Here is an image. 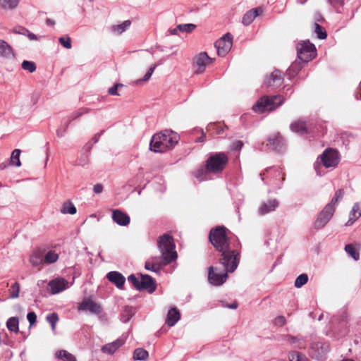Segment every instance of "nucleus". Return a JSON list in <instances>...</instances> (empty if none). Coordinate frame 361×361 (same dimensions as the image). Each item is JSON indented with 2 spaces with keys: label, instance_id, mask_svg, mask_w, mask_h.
Segmentation results:
<instances>
[{
  "label": "nucleus",
  "instance_id": "nucleus-1",
  "mask_svg": "<svg viewBox=\"0 0 361 361\" xmlns=\"http://www.w3.org/2000/svg\"><path fill=\"white\" fill-rule=\"evenodd\" d=\"M229 230L225 226H216L210 229L208 239L215 250L221 253L219 262L224 267L233 272L240 262V252L231 248L228 237Z\"/></svg>",
  "mask_w": 361,
  "mask_h": 361
},
{
  "label": "nucleus",
  "instance_id": "nucleus-2",
  "mask_svg": "<svg viewBox=\"0 0 361 361\" xmlns=\"http://www.w3.org/2000/svg\"><path fill=\"white\" fill-rule=\"evenodd\" d=\"M179 140L180 136L177 133L171 130H164L152 137L149 149L156 153H163L173 149Z\"/></svg>",
  "mask_w": 361,
  "mask_h": 361
},
{
  "label": "nucleus",
  "instance_id": "nucleus-3",
  "mask_svg": "<svg viewBox=\"0 0 361 361\" xmlns=\"http://www.w3.org/2000/svg\"><path fill=\"white\" fill-rule=\"evenodd\" d=\"M157 247L164 257V264H171L178 258L173 238L169 234L164 233L158 238Z\"/></svg>",
  "mask_w": 361,
  "mask_h": 361
},
{
  "label": "nucleus",
  "instance_id": "nucleus-4",
  "mask_svg": "<svg viewBox=\"0 0 361 361\" xmlns=\"http://www.w3.org/2000/svg\"><path fill=\"white\" fill-rule=\"evenodd\" d=\"M340 153L337 149L331 147L325 149L322 154L318 157L317 160L314 165V169L317 175L319 176H322L323 175L320 171L322 166L319 163V161H320L325 168L328 169L336 167L340 161Z\"/></svg>",
  "mask_w": 361,
  "mask_h": 361
},
{
  "label": "nucleus",
  "instance_id": "nucleus-5",
  "mask_svg": "<svg viewBox=\"0 0 361 361\" xmlns=\"http://www.w3.org/2000/svg\"><path fill=\"white\" fill-rule=\"evenodd\" d=\"M140 279L135 274H131L128 276V281L138 291L147 290L149 293H153L157 289L156 280L149 274L140 273Z\"/></svg>",
  "mask_w": 361,
  "mask_h": 361
},
{
  "label": "nucleus",
  "instance_id": "nucleus-6",
  "mask_svg": "<svg viewBox=\"0 0 361 361\" xmlns=\"http://www.w3.org/2000/svg\"><path fill=\"white\" fill-rule=\"evenodd\" d=\"M284 99L281 96H263L253 106L252 109L259 114L266 111H273L283 104Z\"/></svg>",
  "mask_w": 361,
  "mask_h": 361
},
{
  "label": "nucleus",
  "instance_id": "nucleus-7",
  "mask_svg": "<svg viewBox=\"0 0 361 361\" xmlns=\"http://www.w3.org/2000/svg\"><path fill=\"white\" fill-rule=\"evenodd\" d=\"M297 58L309 62L317 56V49L309 39L300 41L296 45Z\"/></svg>",
  "mask_w": 361,
  "mask_h": 361
},
{
  "label": "nucleus",
  "instance_id": "nucleus-8",
  "mask_svg": "<svg viewBox=\"0 0 361 361\" xmlns=\"http://www.w3.org/2000/svg\"><path fill=\"white\" fill-rule=\"evenodd\" d=\"M228 161L224 152H216L211 154L206 161L207 170L216 173L223 171Z\"/></svg>",
  "mask_w": 361,
  "mask_h": 361
},
{
  "label": "nucleus",
  "instance_id": "nucleus-9",
  "mask_svg": "<svg viewBox=\"0 0 361 361\" xmlns=\"http://www.w3.org/2000/svg\"><path fill=\"white\" fill-rule=\"evenodd\" d=\"M329 350L330 345L328 342H313L310 344L309 354L312 358L317 361H323Z\"/></svg>",
  "mask_w": 361,
  "mask_h": 361
},
{
  "label": "nucleus",
  "instance_id": "nucleus-10",
  "mask_svg": "<svg viewBox=\"0 0 361 361\" xmlns=\"http://www.w3.org/2000/svg\"><path fill=\"white\" fill-rule=\"evenodd\" d=\"M233 44V36L230 32L224 35L214 42V47L217 50L219 56H225L231 50Z\"/></svg>",
  "mask_w": 361,
  "mask_h": 361
},
{
  "label": "nucleus",
  "instance_id": "nucleus-11",
  "mask_svg": "<svg viewBox=\"0 0 361 361\" xmlns=\"http://www.w3.org/2000/svg\"><path fill=\"white\" fill-rule=\"evenodd\" d=\"M335 210L329 204H326L323 209L318 214L316 220L314 222V227L319 230L324 227L331 220Z\"/></svg>",
  "mask_w": 361,
  "mask_h": 361
},
{
  "label": "nucleus",
  "instance_id": "nucleus-12",
  "mask_svg": "<svg viewBox=\"0 0 361 361\" xmlns=\"http://www.w3.org/2000/svg\"><path fill=\"white\" fill-rule=\"evenodd\" d=\"M228 272L230 271H227L225 268L224 272H216L214 271V267L211 266L208 269V281L212 286H221L226 281Z\"/></svg>",
  "mask_w": 361,
  "mask_h": 361
},
{
  "label": "nucleus",
  "instance_id": "nucleus-13",
  "mask_svg": "<svg viewBox=\"0 0 361 361\" xmlns=\"http://www.w3.org/2000/svg\"><path fill=\"white\" fill-rule=\"evenodd\" d=\"M164 263V261L162 256L151 257L145 261V269L156 274H160L162 268L169 264Z\"/></svg>",
  "mask_w": 361,
  "mask_h": 361
},
{
  "label": "nucleus",
  "instance_id": "nucleus-14",
  "mask_svg": "<svg viewBox=\"0 0 361 361\" xmlns=\"http://www.w3.org/2000/svg\"><path fill=\"white\" fill-rule=\"evenodd\" d=\"M269 145L276 153H283L286 150V140L279 133H276L267 138Z\"/></svg>",
  "mask_w": 361,
  "mask_h": 361
},
{
  "label": "nucleus",
  "instance_id": "nucleus-15",
  "mask_svg": "<svg viewBox=\"0 0 361 361\" xmlns=\"http://www.w3.org/2000/svg\"><path fill=\"white\" fill-rule=\"evenodd\" d=\"M79 310L89 311L92 314H99L102 308L100 305L92 300L91 298H85L78 306Z\"/></svg>",
  "mask_w": 361,
  "mask_h": 361
},
{
  "label": "nucleus",
  "instance_id": "nucleus-16",
  "mask_svg": "<svg viewBox=\"0 0 361 361\" xmlns=\"http://www.w3.org/2000/svg\"><path fill=\"white\" fill-rule=\"evenodd\" d=\"M334 331L337 334L338 337L345 336L350 331L348 314L345 311L341 313L338 326Z\"/></svg>",
  "mask_w": 361,
  "mask_h": 361
},
{
  "label": "nucleus",
  "instance_id": "nucleus-17",
  "mask_svg": "<svg viewBox=\"0 0 361 361\" xmlns=\"http://www.w3.org/2000/svg\"><path fill=\"white\" fill-rule=\"evenodd\" d=\"M111 218L114 222L121 226H127L130 222L129 215L118 209H116L112 211Z\"/></svg>",
  "mask_w": 361,
  "mask_h": 361
},
{
  "label": "nucleus",
  "instance_id": "nucleus-18",
  "mask_svg": "<svg viewBox=\"0 0 361 361\" xmlns=\"http://www.w3.org/2000/svg\"><path fill=\"white\" fill-rule=\"evenodd\" d=\"M106 279L115 285V286L118 289H123L125 282L126 278L125 276L117 271H109L106 274Z\"/></svg>",
  "mask_w": 361,
  "mask_h": 361
},
{
  "label": "nucleus",
  "instance_id": "nucleus-19",
  "mask_svg": "<svg viewBox=\"0 0 361 361\" xmlns=\"http://www.w3.org/2000/svg\"><path fill=\"white\" fill-rule=\"evenodd\" d=\"M279 204V202L276 199H270L267 202H263L258 208V214L260 216L266 215L274 211Z\"/></svg>",
  "mask_w": 361,
  "mask_h": 361
},
{
  "label": "nucleus",
  "instance_id": "nucleus-20",
  "mask_svg": "<svg viewBox=\"0 0 361 361\" xmlns=\"http://www.w3.org/2000/svg\"><path fill=\"white\" fill-rule=\"evenodd\" d=\"M49 286L52 294H57L68 288V282L63 278H59L50 281Z\"/></svg>",
  "mask_w": 361,
  "mask_h": 361
},
{
  "label": "nucleus",
  "instance_id": "nucleus-21",
  "mask_svg": "<svg viewBox=\"0 0 361 361\" xmlns=\"http://www.w3.org/2000/svg\"><path fill=\"white\" fill-rule=\"evenodd\" d=\"M307 62H304L298 58L290 64L286 72V75L288 79L292 80L294 78L303 68L304 65Z\"/></svg>",
  "mask_w": 361,
  "mask_h": 361
},
{
  "label": "nucleus",
  "instance_id": "nucleus-22",
  "mask_svg": "<svg viewBox=\"0 0 361 361\" xmlns=\"http://www.w3.org/2000/svg\"><path fill=\"white\" fill-rule=\"evenodd\" d=\"M282 72L279 69L274 70L269 76L265 79V84L268 87H280L283 82Z\"/></svg>",
  "mask_w": 361,
  "mask_h": 361
},
{
  "label": "nucleus",
  "instance_id": "nucleus-23",
  "mask_svg": "<svg viewBox=\"0 0 361 361\" xmlns=\"http://www.w3.org/2000/svg\"><path fill=\"white\" fill-rule=\"evenodd\" d=\"M262 12L263 10L261 7H256L249 10L243 15L242 23L245 26L250 25L255 18L262 14Z\"/></svg>",
  "mask_w": 361,
  "mask_h": 361
},
{
  "label": "nucleus",
  "instance_id": "nucleus-24",
  "mask_svg": "<svg viewBox=\"0 0 361 361\" xmlns=\"http://www.w3.org/2000/svg\"><path fill=\"white\" fill-rule=\"evenodd\" d=\"M0 57L8 60L15 58L13 48L4 39H0Z\"/></svg>",
  "mask_w": 361,
  "mask_h": 361
},
{
  "label": "nucleus",
  "instance_id": "nucleus-25",
  "mask_svg": "<svg viewBox=\"0 0 361 361\" xmlns=\"http://www.w3.org/2000/svg\"><path fill=\"white\" fill-rule=\"evenodd\" d=\"M123 344L124 340L123 338H117L116 341L103 345L102 347V351L104 353L112 355Z\"/></svg>",
  "mask_w": 361,
  "mask_h": 361
},
{
  "label": "nucleus",
  "instance_id": "nucleus-26",
  "mask_svg": "<svg viewBox=\"0 0 361 361\" xmlns=\"http://www.w3.org/2000/svg\"><path fill=\"white\" fill-rule=\"evenodd\" d=\"M180 319V313L176 307H171L168 314L166 323L169 326H173Z\"/></svg>",
  "mask_w": 361,
  "mask_h": 361
},
{
  "label": "nucleus",
  "instance_id": "nucleus-27",
  "mask_svg": "<svg viewBox=\"0 0 361 361\" xmlns=\"http://www.w3.org/2000/svg\"><path fill=\"white\" fill-rule=\"evenodd\" d=\"M286 340L291 344L293 348H298L299 349H303L306 346L305 340L303 338L302 336H291L286 335Z\"/></svg>",
  "mask_w": 361,
  "mask_h": 361
},
{
  "label": "nucleus",
  "instance_id": "nucleus-28",
  "mask_svg": "<svg viewBox=\"0 0 361 361\" xmlns=\"http://www.w3.org/2000/svg\"><path fill=\"white\" fill-rule=\"evenodd\" d=\"M290 129L292 132L299 135H304L307 132L306 123L302 120L292 122L290 125Z\"/></svg>",
  "mask_w": 361,
  "mask_h": 361
},
{
  "label": "nucleus",
  "instance_id": "nucleus-29",
  "mask_svg": "<svg viewBox=\"0 0 361 361\" xmlns=\"http://www.w3.org/2000/svg\"><path fill=\"white\" fill-rule=\"evenodd\" d=\"M273 171L274 172V182L273 184L275 185V188H281L282 185V182L284 180V178L283 177V174L281 173V171H280V169L278 167H270L265 170V172L269 171Z\"/></svg>",
  "mask_w": 361,
  "mask_h": 361
},
{
  "label": "nucleus",
  "instance_id": "nucleus-30",
  "mask_svg": "<svg viewBox=\"0 0 361 361\" xmlns=\"http://www.w3.org/2000/svg\"><path fill=\"white\" fill-rule=\"evenodd\" d=\"M226 128H227L226 126L217 124L215 123H210L206 127V130L207 131L212 132L213 133H215L216 135H219L221 137L226 136L224 132Z\"/></svg>",
  "mask_w": 361,
  "mask_h": 361
},
{
  "label": "nucleus",
  "instance_id": "nucleus-31",
  "mask_svg": "<svg viewBox=\"0 0 361 361\" xmlns=\"http://www.w3.org/2000/svg\"><path fill=\"white\" fill-rule=\"evenodd\" d=\"M130 25L131 21L130 20H126L121 24L112 25L110 27V30L113 34L120 35L127 30L130 27Z\"/></svg>",
  "mask_w": 361,
  "mask_h": 361
},
{
  "label": "nucleus",
  "instance_id": "nucleus-32",
  "mask_svg": "<svg viewBox=\"0 0 361 361\" xmlns=\"http://www.w3.org/2000/svg\"><path fill=\"white\" fill-rule=\"evenodd\" d=\"M209 59V56L207 52H201L195 58V63L198 66L199 71L203 72L207 66V61Z\"/></svg>",
  "mask_w": 361,
  "mask_h": 361
},
{
  "label": "nucleus",
  "instance_id": "nucleus-33",
  "mask_svg": "<svg viewBox=\"0 0 361 361\" xmlns=\"http://www.w3.org/2000/svg\"><path fill=\"white\" fill-rule=\"evenodd\" d=\"M21 0H0V8L4 11H13L18 8Z\"/></svg>",
  "mask_w": 361,
  "mask_h": 361
},
{
  "label": "nucleus",
  "instance_id": "nucleus-34",
  "mask_svg": "<svg viewBox=\"0 0 361 361\" xmlns=\"http://www.w3.org/2000/svg\"><path fill=\"white\" fill-rule=\"evenodd\" d=\"M135 314L133 308L130 306H125L121 312L120 313V320L123 323L128 322L133 316Z\"/></svg>",
  "mask_w": 361,
  "mask_h": 361
},
{
  "label": "nucleus",
  "instance_id": "nucleus-35",
  "mask_svg": "<svg viewBox=\"0 0 361 361\" xmlns=\"http://www.w3.org/2000/svg\"><path fill=\"white\" fill-rule=\"evenodd\" d=\"M56 357L63 361H77L75 357L66 350H59L56 352Z\"/></svg>",
  "mask_w": 361,
  "mask_h": 361
},
{
  "label": "nucleus",
  "instance_id": "nucleus-36",
  "mask_svg": "<svg viewBox=\"0 0 361 361\" xmlns=\"http://www.w3.org/2000/svg\"><path fill=\"white\" fill-rule=\"evenodd\" d=\"M8 331L18 333L19 331V319L18 317H10L6 322Z\"/></svg>",
  "mask_w": 361,
  "mask_h": 361
},
{
  "label": "nucleus",
  "instance_id": "nucleus-37",
  "mask_svg": "<svg viewBox=\"0 0 361 361\" xmlns=\"http://www.w3.org/2000/svg\"><path fill=\"white\" fill-rule=\"evenodd\" d=\"M344 250L354 260L357 261L359 259L360 254L355 245L352 243L347 244L345 245Z\"/></svg>",
  "mask_w": 361,
  "mask_h": 361
},
{
  "label": "nucleus",
  "instance_id": "nucleus-38",
  "mask_svg": "<svg viewBox=\"0 0 361 361\" xmlns=\"http://www.w3.org/2000/svg\"><path fill=\"white\" fill-rule=\"evenodd\" d=\"M21 154V150L19 149H15L11 155L10 157V164L16 167H20L21 166V162L20 160V155Z\"/></svg>",
  "mask_w": 361,
  "mask_h": 361
},
{
  "label": "nucleus",
  "instance_id": "nucleus-39",
  "mask_svg": "<svg viewBox=\"0 0 361 361\" xmlns=\"http://www.w3.org/2000/svg\"><path fill=\"white\" fill-rule=\"evenodd\" d=\"M149 356L148 352L142 348H136L133 353V359L135 360L143 361Z\"/></svg>",
  "mask_w": 361,
  "mask_h": 361
},
{
  "label": "nucleus",
  "instance_id": "nucleus-40",
  "mask_svg": "<svg viewBox=\"0 0 361 361\" xmlns=\"http://www.w3.org/2000/svg\"><path fill=\"white\" fill-rule=\"evenodd\" d=\"M62 214H75L77 212L75 206L70 201L64 202L61 209Z\"/></svg>",
  "mask_w": 361,
  "mask_h": 361
},
{
  "label": "nucleus",
  "instance_id": "nucleus-41",
  "mask_svg": "<svg viewBox=\"0 0 361 361\" xmlns=\"http://www.w3.org/2000/svg\"><path fill=\"white\" fill-rule=\"evenodd\" d=\"M344 195V190L343 189H338L336 191L334 196L332 197L331 202L327 204L331 206L334 210L336 209V207L338 202L341 200Z\"/></svg>",
  "mask_w": 361,
  "mask_h": 361
},
{
  "label": "nucleus",
  "instance_id": "nucleus-42",
  "mask_svg": "<svg viewBox=\"0 0 361 361\" xmlns=\"http://www.w3.org/2000/svg\"><path fill=\"white\" fill-rule=\"evenodd\" d=\"M43 256L39 252L33 253L30 257V262L33 267L40 266L43 263Z\"/></svg>",
  "mask_w": 361,
  "mask_h": 361
},
{
  "label": "nucleus",
  "instance_id": "nucleus-43",
  "mask_svg": "<svg viewBox=\"0 0 361 361\" xmlns=\"http://www.w3.org/2000/svg\"><path fill=\"white\" fill-rule=\"evenodd\" d=\"M314 32L317 34V37L319 39H326L328 35L326 31L322 27L319 23H314Z\"/></svg>",
  "mask_w": 361,
  "mask_h": 361
},
{
  "label": "nucleus",
  "instance_id": "nucleus-44",
  "mask_svg": "<svg viewBox=\"0 0 361 361\" xmlns=\"http://www.w3.org/2000/svg\"><path fill=\"white\" fill-rule=\"evenodd\" d=\"M196 27V25L193 23L179 24L177 25V30L181 32L191 33Z\"/></svg>",
  "mask_w": 361,
  "mask_h": 361
},
{
  "label": "nucleus",
  "instance_id": "nucleus-45",
  "mask_svg": "<svg viewBox=\"0 0 361 361\" xmlns=\"http://www.w3.org/2000/svg\"><path fill=\"white\" fill-rule=\"evenodd\" d=\"M59 259V255L54 251L50 250L43 257L44 262L47 264H52L57 261Z\"/></svg>",
  "mask_w": 361,
  "mask_h": 361
},
{
  "label": "nucleus",
  "instance_id": "nucleus-46",
  "mask_svg": "<svg viewBox=\"0 0 361 361\" xmlns=\"http://www.w3.org/2000/svg\"><path fill=\"white\" fill-rule=\"evenodd\" d=\"M308 281V276L307 274H300L295 280L294 286L297 288H300L306 284Z\"/></svg>",
  "mask_w": 361,
  "mask_h": 361
},
{
  "label": "nucleus",
  "instance_id": "nucleus-47",
  "mask_svg": "<svg viewBox=\"0 0 361 361\" xmlns=\"http://www.w3.org/2000/svg\"><path fill=\"white\" fill-rule=\"evenodd\" d=\"M208 173H212V172L207 170V164H206L205 167H201L196 171V172L195 173V176L197 179L202 181V180L207 179V176Z\"/></svg>",
  "mask_w": 361,
  "mask_h": 361
},
{
  "label": "nucleus",
  "instance_id": "nucleus-48",
  "mask_svg": "<svg viewBox=\"0 0 361 361\" xmlns=\"http://www.w3.org/2000/svg\"><path fill=\"white\" fill-rule=\"evenodd\" d=\"M59 315L56 312H52L47 315L46 320L50 324L53 331L56 329V324L59 321Z\"/></svg>",
  "mask_w": 361,
  "mask_h": 361
},
{
  "label": "nucleus",
  "instance_id": "nucleus-49",
  "mask_svg": "<svg viewBox=\"0 0 361 361\" xmlns=\"http://www.w3.org/2000/svg\"><path fill=\"white\" fill-rule=\"evenodd\" d=\"M23 70L27 71L29 73H33L36 71L37 66L33 61L24 60L21 63Z\"/></svg>",
  "mask_w": 361,
  "mask_h": 361
},
{
  "label": "nucleus",
  "instance_id": "nucleus-50",
  "mask_svg": "<svg viewBox=\"0 0 361 361\" xmlns=\"http://www.w3.org/2000/svg\"><path fill=\"white\" fill-rule=\"evenodd\" d=\"M20 293V283L18 282L13 283L10 289V298H17Z\"/></svg>",
  "mask_w": 361,
  "mask_h": 361
},
{
  "label": "nucleus",
  "instance_id": "nucleus-51",
  "mask_svg": "<svg viewBox=\"0 0 361 361\" xmlns=\"http://www.w3.org/2000/svg\"><path fill=\"white\" fill-rule=\"evenodd\" d=\"M290 361H307V359L302 353L293 351L290 355Z\"/></svg>",
  "mask_w": 361,
  "mask_h": 361
},
{
  "label": "nucleus",
  "instance_id": "nucleus-52",
  "mask_svg": "<svg viewBox=\"0 0 361 361\" xmlns=\"http://www.w3.org/2000/svg\"><path fill=\"white\" fill-rule=\"evenodd\" d=\"M59 42L66 49H70L72 47L71 39L68 35L60 37Z\"/></svg>",
  "mask_w": 361,
  "mask_h": 361
},
{
  "label": "nucleus",
  "instance_id": "nucleus-53",
  "mask_svg": "<svg viewBox=\"0 0 361 361\" xmlns=\"http://www.w3.org/2000/svg\"><path fill=\"white\" fill-rule=\"evenodd\" d=\"M329 3L331 4L332 7L334 8L337 13H341V8L344 5L343 0H329Z\"/></svg>",
  "mask_w": 361,
  "mask_h": 361
},
{
  "label": "nucleus",
  "instance_id": "nucleus-54",
  "mask_svg": "<svg viewBox=\"0 0 361 361\" xmlns=\"http://www.w3.org/2000/svg\"><path fill=\"white\" fill-rule=\"evenodd\" d=\"M157 67V65H152L149 67V70L147 71V73L145 74L143 78H142L140 80V81L146 82V81L149 80Z\"/></svg>",
  "mask_w": 361,
  "mask_h": 361
},
{
  "label": "nucleus",
  "instance_id": "nucleus-55",
  "mask_svg": "<svg viewBox=\"0 0 361 361\" xmlns=\"http://www.w3.org/2000/svg\"><path fill=\"white\" fill-rule=\"evenodd\" d=\"M90 111L89 109L87 108H82L81 109H80L78 111H75V112H73L71 115V118L70 120L72 121L79 117H80L82 115H83L84 114H87Z\"/></svg>",
  "mask_w": 361,
  "mask_h": 361
},
{
  "label": "nucleus",
  "instance_id": "nucleus-56",
  "mask_svg": "<svg viewBox=\"0 0 361 361\" xmlns=\"http://www.w3.org/2000/svg\"><path fill=\"white\" fill-rule=\"evenodd\" d=\"M89 163V154L85 153H82L80 157L78 159V165L81 166H85L87 165Z\"/></svg>",
  "mask_w": 361,
  "mask_h": 361
},
{
  "label": "nucleus",
  "instance_id": "nucleus-57",
  "mask_svg": "<svg viewBox=\"0 0 361 361\" xmlns=\"http://www.w3.org/2000/svg\"><path fill=\"white\" fill-rule=\"evenodd\" d=\"M12 32L14 34L26 35L27 32H28V30L25 27L18 25L13 28Z\"/></svg>",
  "mask_w": 361,
  "mask_h": 361
},
{
  "label": "nucleus",
  "instance_id": "nucleus-58",
  "mask_svg": "<svg viewBox=\"0 0 361 361\" xmlns=\"http://www.w3.org/2000/svg\"><path fill=\"white\" fill-rule=\"evenodd\" d=\"M27 319L30 323V326L34 325L37 322V315L35 312H29L27 314Z\"/></svg>",
  "mask_w": 361,
  "mask_h": 361
},
{
  "label": "nucleus",
  "instance_id": "nucleus-59",
  "mask_svg": "<svg viewBox=\"0 0 361 361\" xmlns=\"http://www.w3.org/2000/svg\"><path fill=\"white\" fill-rule=\"evenodd\" d=\"M123 84L116 83L111 87H110L108 90V93L111 95H118V88L119 87H123Z\"/></svg>",
  "mask_w": 361,
  "mask_h": 361
},
{
  "label": "nucleus",
  "instance_id": "nucleus-60",
  "mask_svg": "<svg viewBox=\"0 0 361 361\" xmlns=\"http://www.w3.org/2000/svg\"><path fill=\"white\" fill-rule=\"evenodd\" d=\"M220 302H221V305H222V307H226V308H228V309L235 310V309H236V308L238 307V302H235H235H232V303H231V304H228V303H226V302L225 301H224V300H221V301H220Z\"/></svg>",
  "mask_w": 361,
  "mask_h": 361
},
{
  "label": "nucleus",
  "instance_id": "nucleus-61",
  "mask_svg": "<svg viewBox=\"0 0 361 361\" xmlns=\"http://www.w3.org/2000/svg\"><path fill=\"white\" fill-rule=\"evenodd\" d=\"M192 132H194V133L195 132H197V133L200 132L202 134V135L195 140L196 142H203L204 141V133L203 131V129L195 128L192 130Z\"/></svg>",
  "mask_w": 361,
  "mask_h": 361
},
{
  "label": "nucleus",
  "instance_id": "nucleus-62",
  "mask_svg": "<svg viewBox=\"0 0 361 361\" xmlns=\"http://www.w3.org/2000/svg\"><path fill=\"white\" fill-rule=\"evenodd\" d=\"M359 209H360L359 203L358 202L355 203L352 208V210L350 212L349 216H352V217H353V219H355L356 217L355 214L357 212H358Z\"/></svg>",
  "mask_w": 361,
  "mask_h": 361
},
{
  "label": "nucleus",
  "instance_id": "nucleus-63",
  "mask_svg": "<svg viewBox=\"0 0 361 361\" xmlns=\"http://www.w3.org/2000/svg\"><path fill=\"white\" fill-rule=\"evenodd\" d=\"M92 145L93 144H91L90 142L86 143L82 147L81 152L90 154Z\"/></svg>",
  "mask_w": 361,
  "mask_h": 361
},
{
  "label": "nucleus",
  "instance_id": "nucleus-64",
  "mask_svg": "<svg viewBox=\"0 0 361 361\" xmlns=\"http://www.w3.org/2000/svg\"><path fill=\"white\" fill-rule=\"evenodd\" d=\"M276 323L277 325L282 326L286 324V319L283 316H278L276 317Z\"/></svg>",
  "mask_w": 361,
  "mask_h": 361
}]
</instances>
